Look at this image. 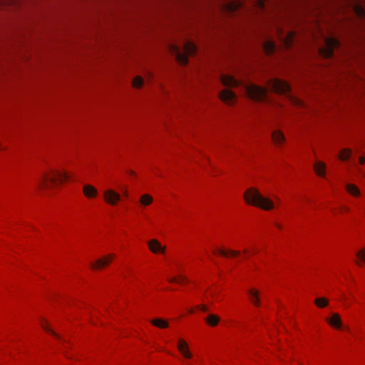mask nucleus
Here are the masks:
<instances>
[{"instance_id":"obj_11","label":"nucleus","mask_w":365,"mask_h":365,"mask_svg":"<svg viewBox=\"0 0 365 365\" xmlns=\"http://www.w3.org/2000/svg\"><path fill=\"white\" fill-rule=\"evenodd\" d=\"M178 348L184 357L190 359L192 357L191 353L189 351L188 345L183 339H180L178 344Z\"/></svg>"},{"instance_id":"obj_38","label":"nucleus","mask_w":365,"mask_h":365,"mask_svg":"<svg viewBox=\"0 0 365 365\" xmlns=\"http://www.w3.org/2000/svg\"><path fill=\"white\" fill-rule=\"evenodd\" d=\"M344 210H345V211H348V210H349V208H347V207H344Z\"/></svg>"},{"instance_id":"obj_1","label":"nucleus","mask_w":365,"mask_h":365,"mask_svg":"<svg viewBox=\"0 0 365 365\" xmlns=\"http://www.w3.org/2000/svg\"><path fill=\"white\" fill-rule=\"evenodd\" d=\"M244 198L247 204L265 210H269L274 207L273 202L270 199L264 197L255 187L247 189L244 193Z\"/></svg>"},{"instance_id":"obj_33","label":"nucleus","mask_w":365,"mask_h":365,"mask_svg":"<svg viewBox=\"0 0 365 365\" xmlns=\"http://www.w3.org/2000/svg\"><path fill=\"white\" fill-rule=\"evenodd\" d=\"M359 163L361 165L364 164L365 163V158L364 157H360L359 158Z\"/></svg>"},{"instance_id":"obj_22","label":"nucleus","mask_w":365,"mask_h":365,"mask_svg":"<svg viewBox=\"0 0 365 365\" xmlns=\"http://www.w3.org/2000/svg\"><path fill=\"white\" fill-rule=\"evenodd\" d=\"M346 188V190L353 196H359L360 195L359 189L353 184H347Z\"/></svg>"},{"instance_id":"obj_29","label":"nucleus","mask_w":365,"mask_h":365,"mask_svg":"<svg viewBox=\"0 0 365 365\" xmlns=\"http://www.w3.org/2000/svg\"><path fill=\"white\" fill-rule=\"evenodd\" d=\"M292 38V34H289V35H287V36L284 37V44L286 46L289 47L291 46Z\"/></svg>"},{"instance_id":"obj_6","label":"nucleus","mask_w":365,"mask_h":365,"mask_svg":"<svg viewBox=\"0 0 365 365\" xmlns=\"http://www.w3.org/2000/svg\"><path fill=\"white\" fill-rule=\"evenodd\" d=\"M324 46L319 49V54L324 58L332 56L334 49L339 46V41L335 38H325Z\"/></svg>"},{"instance_id":"obj_34","label":"nucleus","mask_w":365,"mask_h":365,"mask_svg":"<svg viewBox=\"0 0 365 365\" xmlns=\"http://www.w3.org/2000/svg\"><path fill=\"white\" fill-rule=\"evenodd\" d=\"M123 195L127 197L128 196V190L126 189L123 190Z\"/></svg>"},{"instance_id":"obj_31","label":"nucleus","mask_w":365,"mask_h":365,"mask_svg":"<svg viewBox=\"0 0 365 365\" xmlns=\"http://www.w3.org/2000/svg\"><path fill=\"white\" fill-rule=\"evenodd\" d=\"M198 309H200L201 311H203V312H207L208 311V309L206 306L205 305H200L198 306Z\"/></svg>"},{"instance_id":"obj_35","label":"nucleus","mask_w":365,"mask_h":365,"mask_svg":"<svg viewBox=\"0 0 365 365\" xmlns=\"http://www.w3.org/2000/svg\"><path fill=\"white\" fill-rule=\"evenodd\" d=\"M264 0H259V4H260V6L262 8L264 6Z\"/></svg>"},{"instance_id":"obj_14","label":"nucleus","mask_w":365,"mask_h":365,"mask_svg":"<svg viewBox=\"0 0 365 365\" xmlns=\"http://www.w3.org/2000/svg\"><path fill=\"white\" fill-rule=\"evenodd\" d=\"M83 192L85 196L88 198L95 197L98 195V190L93 185L86 184L83 185Z\"/></svg>"},{"instance_id":"obj_18","label":"nucleus","mask_w":365,"mask_h":365,"mask_svg":"<svg viewBox=\"0 0 365 365\" xmlns=\"http://www.w3.org/2000/svg\"><path fill=\"white\" fill-rule=\"evenodd\" d=\"M205 322L212 327H215L220 322V317L215 314H210L205 319Z\"/></svg>"},{"instance_id":"obj_5","label":"nucleus","mask_w":365,"mask_h":365,"mask_svg":"<svg viewBox=\"0 0 365 365\" xmlns=\"http://www.w3.org/2000/svg\"><path fill=\"white\" fill-rule=\"evenodd\" d=\"M245 88L248 96L254 101H264L267 99V91L263 87L255 84H249L246 85Z\"/></svg>"},{"instance_id":"obj_27","label":"nucleus","mask_w":365,"mask_h":365,"mask_svg":"<svg viewBox=\"0 0 365 365\" xmlns=\"http://www.w3.org/2000/svg\"><path fill=\"white\" fill-rule=\"evenodd\" d=\"M41 327L42 328L46 331L48 333L51 334V335L54 336L55 337H56L57 339H61V338L60 337V336L58 334H57L56 332H54L53 331H52L51 329L48 328V327L44 323V322H42L41 323Z\"/></svg>"},{"instance_id":"obj_19","label":"nucleus","mask_w":365,"mask_h":365,"mask_svg":"<svg viewBox=\"0 0 365 365\" xmlns=\"http://www.w3.org/2000/svg\"><path fill=\"white\" fill-rule=\"evenodd\" d=\"M150 323L161 329L167 328L168 327V322L160 318L153 319L150 321Z\"/></svg>"},{"instance_id":"obj_32","label":"nucleus","mask_w":365,"mask_h":365,"mask_svg":"<svg viewBox=\"0 0 365 365\" xmlns=\"http://www.w3.org/2000/svg\"><path fill=\"white\" fill-rule=\"evenodd\" d=\"M357 12L359 13V14L360 16H364V15H365V12H364V9H363L362 8H361V7H359V8H358V11H357Z\"/></svg>"},{"instance_id":"obj_2","label":"nucleus","mask_w":365,"mask_h":365,"mask_svg":"<svg viewBox=\"0 0 365 365\" xmlns=\"http://www.w3.org/2000/svg\"><path fill=\"white\" fill-rule=\"evenodd\" d=\"M268 86L271 91L275 93L284 94L287 96V97L289 98L290 101L292 103L299 106H303V103L299 99L291 95V88L287 82L280 79L274 78L269 81Z\"/></svg>"},{"instance_id":"obj_9","label":"nucleus","mask_w":365,"mask_h":365,"mask_svg":"<svg viewBox=\"0 0 365 365\" xmlns=\"http://www.w3.org/2000/svg\"><path fill=\"white\" fill-rule=\"evenodd\" d=\"M114 257L115 256L113 255H110L108 256L104 257L103 258L99 259L95 263L91 264V267L93 269H96L106 267L112 261Z\"/></svg>"},{"instance_id":"obj_24","label":"nucleus","mask_w":365,"mask_h":365,"mask_svg":"<svg viewBox=\"0 0 365 365\" xmlns=\"http://www.w3.org/2000/svg\"><path fill=\"white\" fill-rule=\"evenodd\" d=\"M351 153V151L350 149L345 148L341 150V152L340 153V154L339 155V158L341 160H346L350 158Z\"/></svg>"},{"instance_id":"obj_17","label":"nucleus","mask_w":365,"mask_h":365,"mask_svg":"<svg viewBox=\"0 0 365 365\" xmlns=\"http://www.w3.org/2000/svg\"><path fill=\"white\" fill-rule=\"evenodd\" d=\"M248 294L250 295V298L251 302L255 306H259V292L255 289H251L248 291Z\"/></svg>"},{"instance_id":"obj_13","label":"nucleus","mask_w":365,"mask_h":365,"mask_svg":"<svg viewBox=\"0 0 365 365\" xmlns=\"http://www.w3.org/2000/svg\"><path fill=\"white\" fill-rule=\"evenodd\" d=\"M272 138L276 145H280L285 141V137L282 132L279 130L272 133Z\"/></svg>"},{"instance_id":"obj_3","label":"nucleus","mask_w":365,"mask_h":365,"mask_svg":"<svg viewBox=\"0 0 365 365\" xmlns=\"http://www.w3.org/2000/svg\"><path fill=\"white\" fill-rule=\"evenodd\" d=\"M170 51L175 56L176 60L182 65H185L188 62L187 56L193 55L197 51L195 45L192 42H186L183 46L184 53H182L179 47L175 45L170 46Z\"/></svg>"},{"instance_id":"obj_10","label":"nucleus","mask_w":365,"mask_h":365,"mask_svg":"<svg viewBox=\"0 0 365 365\" xmlns=\"http://www.w3.org/2000/svg\"><path fill=\"white\" fill-rule=\"evenodd\" d=\"M148 247L153 253H164L165 248L162 247L157 240H151L148 242Z\"/></svg>"},{"instance_id":"obj_21","label":"nucleus","mask_w":365,"mask_h":365,"mask_svg":"<svg viewBox=\"0 0 365 365\" xmlns=\"http://www.w3.org/2000/svg\"><path fill=\"white\" fill-rule=\"evenodd\" d=\"M326 165L322 162H317L314 164V170L319 176H324Z\"/></svg>"},{"instance_id":"obj_26","label":"nucleus","mask_w":365,"mask_h":365,"mask_svg":"<svg viewBox=\"0 0 365 365\" xmlns=\"http://www.w3.org/2000/svg\"><path fill=\"white\" fill-rule=\"evenodd\" d=\"M143 85V79L140 76H136L133 81V86L135 88H140Z\"/></svg>"},{"instance_id":"obj_23","label":"nucleus","mask_w":365,"mask_h":365,"mask_svg":"<svg viewBox=\"0 0 365 365\" xmlns=\"http://www.w3.org/2000/svg\"><path fill=\"white\" fill-rule=\"evenodd\" d=\"M153 197L148 194H144L140 197V202L142 205L147 206L153 202Z\"/></svg>"},{"instance_id":"obj_8","label":"nucleus","mask_w":365,"mask_h":365,"mask_svg":"<svg viewBox=\"0 0 365 365\" xmlns=\"http://www.w3.org/2000/svg\"><path fill=\"white\" fill-rule=\"evenodd\" d=\"M220 97L223 102L230 105L233 104L236 101L235 93L229 89L223 90L220 93Z\"/></svg>"},{"instance_id":"obj_16","label":"nucleus","mask_w":365,"mask_h":365,"mask_svg":"<svg viewBox=\"0 0 365 365\" xmlns=\"http://www.w3.org/2000/svg\"><path fill=\"white\" fill-rule=\"evenodd\" d=\"M219 253L220 255L224 256V257H237L240 255V252L238 250H223V249H219L216 251H214V253Z\"/></svg>"},{"instance_id":"obj_28","label":"nucleus","mask_w":365,"mask_h":365,"mask_svg":"<svg viewBox=\"0 0 365 365\" xmlns=\"http://www.w3.org/2000/svg\"><path fill=\"white\" fill-rule=\"evenodd\" d=\"M356 257L361 262L365 263V249H362L357 252Z\"/></svg>"},{"instance_id":"obj_37","label":"nucleus","mask_w":365,"mask_h":365,"mask_svg":"<svg viewBox=\"0 0 365 365\" xmlns=\"http://www.w3.org/2000/svg\"><path fill=\"white\" fill-rule=\"evenodd\" d=\"M247 252H248V250H247V249H245V250H243V252H244V253H247Z\"/></svg>"},{"instance_id":"obj_20","label":"nucleus","mask_w":365,"mask_h":365,"mask_svg":"<svg viewBox=\"0 0 365 365\" xmlns=\"http://www.w3.org/2000/svg\"><path fill=\"white\" fill-rule=\"evenodd\" d=\"M276 46L274 42L267 41L263 44V48L267 54H271L275 51Z\"/></svg>"},{"instance_id":"obj_30","label":"nucleus","mask_w":365,"mask_h":365,"mask_svg":"<svg viewBox=\"0 0 365 365\" xmlns=\"http://www.w3.org/2000/svg\"><path fill=\"white\" fill-rule=\"evenodd\" d=\"M169 282H178V283H181V282H185V278L182 276H180L179 277V279H176L175 277L174 278H171L169 279Z\"/></svg>"},{"instance_id":"obj_12","label":"nucleus","mask_w":365,"mask_h":365,"mask_svg":"<svg viewBox=\"0 0 365 365\" xmlns=\"http://www.w3.org/2000/svg\"><path fill=\"white\" fill-rule=\"evenodd\" d=\"M327 322L333 327L340 329L342 327V322L340 316L337 313H334L329 319H327Z\"/></svg>"},{"instance_id":"obj_4","label":"nucleus","mask_w":365,"mask_h":365,"mask_svg":"<svg viewBox=\"0 0 365 365\" xmlns=\"http://www.w3.org/2000/svg\"><path fill=\"white\" fill-rule=\"evenodd\" d=\"M68 178L69 175L67 173L52 170L49 173H45L43 174L39 182V186L49 188L51 187L50 184L56 185L58 181L61 183Z\"/></svg>"},{"instance_id":"obj_36","label":"nucleus","mask_w":365,"mask_h":365,"mask_svg":"<svg viewBox=\"0 0 365 365\" xmlns=\"http://www.w3.org/2000/svg\"><path fill=\"white\" fill-rule=\"evenodd\" d=\"M276 225H277V227L278 228H279V229H281V228H282V225H281L277 224Z\"/></svg>"},{"instance_id":"obj_15","label":"nucleus","mask_w":365,"mask_h":365,"mask_svg":"<svg viewBox=\"0 0 365 365\" xmlns=\"http://www.w3.org/2000/svg\"><path fill=\"white\" fill-rule=\"evenodd\" d=\"M221 80L222 84L225 86L237 87L239 85L238 81L230 76H223Z\"/></svg>"},{"instance_id":"obj_7","label":"nucleus","mask_w":365,"mask_h":365,"mask_svg":"<svg viewBox=\"0 0 365 365\" xmlns=\"http://www.w3.org/2000/svg\"><path fill=\"white\" fill-rule=\"evenodd\" d=\"M103 195L106 202L111 205H115L121 199L120 194L112 189L106 190Z\"/></svg>"},{"instance_id":"obj_25","label":"nucleus","mask_w":365,"mask_h":365,"mask_svg":"<svg viewBox=\"0 0 365 365\" xmlns=\"http://www.w3.org/2000/svg\"><path fill=\"white\" fill-rule=\"evenodd\" d=\"M315 304L319 307H325L328 304V300L323 297H318L314 301Z\"/></svg>"}]
</instances>
